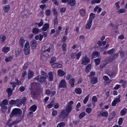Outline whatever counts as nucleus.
<instances>
[{
  "label": "nucleus",
  "mask_w": 127,
  "mask_h": 127,
  "mask_svg": "<svg viewBox=\"0 0 127 127\" xmlns=\"http://www.w3.org/2000/svg\"><path fill=\"white\" fill-rule=\"evenodd\" d=\"M121 97V95H119L118 96V98H115L114 100L116 101L117 103L121 101V99H120V97Z\"/></svg>",
  "instance_id": "obj_41"
},
{
  "label": "nucleus",
  "mask_w": 127,
  "mask_h": 127,
  "mask_svg": "<svg viewBox=\"0 0 127 127\" xmlns=\"http://www.w3.org/2000/svg\"><path fill=\"white\" fill-rule=\"evenodd\" d=\"M24 50L25 54L26 55H28L30 53V45L28 42H26L25 43Z\"/></svg>",
  "instance_id": "obj_3"
},
{
  "label": "nucleus",
  "mask_w": 127,
  "mask_h": 127,
  "mask_svg": "<svg viewBox=\"0 0 127 127\" xmlns=\"http://www.w3.org/2000/svg\"><path fill=\"white\" fill-rule=\"evenodd\" d=\"M81 64L84 65H86L90 62V59L88 58L85 57L82 59Z\"/></svg>",
  "instance_id": "obj_8"
},
{
  "label": "nucleus",
  "mask_w": 127,
  "mask_h": 127,
  "mask_svg": "<svg viewBox=\"0 0 127 127\" xmlns=\"http://www.w3.org/2000/svg\"><path fill=\"white\" fill-rule=\"evenodd\" d=\"M31 47L32 49H35L36 47L37 44L36 41L35 40H32L31 42Z\"/></svg>",
  "instance_id": "obj_9"
},
{
  "label": "nucleus",
  "mask_w": 127,
  "mask_h": 127,
  "mask_svg": "<svg viewBox=\"0 0 127 127\" xmlns=\"http://www.w3.org/2000/svg\"><path fill=\"white\" fill-rule=\"evenodd\" d=\"M126 11V10L124 9H121L117 11V13L118 14H120L124 13Z\"/></svg>",
  "instance_id": "obj_32"
},
{
  "label": "nucleus",
  "mask_w": 127,
  "mask_h": 127,
  "mask_svg": "<svg viewBox=\"0 0 127 127\" xmlns=\"http://www.w3.org/2000/svg\"><path fill=\"white\" fill-rule=\"evenodd\" d=\"M39 32V29L36 28H33L32 30V32L34 34H37Z\"/></svg>",
  "instance_id": "obj_36"
},
{
  "label": "nucleus",
  "mask_w": 127,
  "mask_h": 127,
  "mask_svg": "<svg viewBox=\"0 0 127 127\" xmlns=\"http://www.w3.org/2000/svg\"><path fill=\"white\" fill-rule=\"evenodd\" d=\"M43 37V36L40 34L36 35L35 37V39L36 40H38L39 39L40 41L42 40V39Z\"/></svg>",
  "instance_id": "obj_17"
},
{
  "label": "nucleus",
  "mask_w": 127,
  "mask_h": 127,
  "mask_svg": "<svg viewBox=\"0 0 127 127\" xmlns=\"http://www.w3.org/2000/svg\"><path fill=\"white\" fill-rule=\"evenodd\" d=\"M41 74L42 75V76L45 77L46 76V77H47V74L44 72L43 71H42L41 72Z\"/></svg>",
  "instance_id": "obj_57"
},
{
  "label": "nucleus",
  "mask_w": 127,
  "mask_h": 127,
  "mask_svg": "<svg viewBox=\"0 0 127 127\" xmlns=\"http://www.w3.org/2000/svg\"><path fill=\"white\" fill-rule=\"evenodd\" d=\"M37 106L35 105H33L31 106L30 108V111L34 112L37 109Z\"/></svg>",
  "instance_id": "obj_28"
},
{
  "label": "nucleus",
  "mask_w": 127,
  "mask_h": 127,
  "mask_svg": "<svg viewBox=\"0 0 127 127\" xmlns=\"http://www.w3.org/2000/svg\"><path fill=\"white\" fill-rule=\"evenodd\" d=\"M82 54V52L81 51H80L79 52H78L77 54H76V58L77 59H79L80 56Z\"/></svg>",
  "instance_id": "obj_56"
},
{
  "label": "nucleus",
  "mask_w": 127,
  "mask_h": 127,
  "mask_svg": "<svg viewBox=\"0 0 127 127\" xmlns=\"http://www.w3.org/2000/svg\"><path fill=\"white\" fill-rule=\"evenodd\" d=\"M17 101L16 100H14L13 99H11L9 102V104L11 105L13 104H16V103Z\"/></svg>",
  "instance_id": "obj_46"
},
{
  "label": "nucleus",
  "mask_w": 127,
  "mask_h": 127,
  "mask_svg": "<svg viewBox=\"0 0 127 127\" xmlns=\"http://www.w3.org/2000/svg\"><path fill=\"white\" fill-rule=\"evenodd\" d=\"M58 75L60 77H63L65 74V73L61 69H59L57 71Z\"/></svg>",
  "instance_id": "obj_10"
},
{
  "label": "nucleus",
  "mask_w": 127,
  "mask_h": 127,
  "mask_svg": "<svg viewBox=\"0 0 127 127\" xmlns=\"http://www.w3.org/2000/svg\"><path fill=\"white\" fill-rule=\"evenodd\" d=\"M66 45L65 43H64L62 46V50L64 51H65L66 50Z\"/></svg>",
  "instance_id": "obj_53"
},
{
  "label": "nucleus",
  "mask_w": 127,
  "mask_h": 127,
  "mask_svg": "<svg viewBox=\"0 0 127 127\" xmlns=\"http://www.w3.org/2000/svg\"><path fill=\"white\" fill-rule=\"evenodd\" d=\"M120 82L122 84V86L124 87H125V85L126 84V82L122 80H121L120 81Z\"/></svg>",
  "instance_id": "obj_59"
},
{
  "label": "nucleus",
  "mask_w": 127,
  "mask_h": 127,
  "mask_svg": "<svg viewBox=\"0 0 127 127\" xmlns=\"http://www.w3.org/2000/svg\"><path fill=\"white\" fill-rule=\"evenodd\" d=\"M65 124L64 122H61L59 123L57 126V127H64Z\"/></svg>",
  "instance_id": "obj_40"
},
{
  "label": "nucleus",
  "mask_w": 127,
  "mask_h": 127,
  "mask_svg": "<svg viewBox=\"0 0 127 127\" xmlns=\"http://www.w3.org/2000/svg\"><path fill=\"white\" fill-rule=\"evenodd\" d=\"M56 60V58L55 57H53L51 59V61L50 63H53L55 62Z\"/></svg>",
  "instance_id": "obj_60"
},
{
  "label": "nucleus",
  "mask_w": 127,
  "mask_h": 127,
  "mask_svg": "<svg viewBox=\"0 0 127 127\" xmlns=\"http://www.w3.org/2000/svg\"><path fill=\"white\" fill-rule=\"evenodd\" d=\"M45 93L46 94L49 95L50 96H52L55 94L56 92L55 91L52 92L49 90H47L46 91Z\"/></svg>",
  "instance_id": "obj_11"
},
{
  "label": "nucleus",
  "mask_w": 127,
  "mask_h": 127,
  "mask_svg": "<svg viewBox=\"0 0 127 127\" xmlns=\"http://www.w3.org/2000/svg\"><path fill=\"white\" fill-rule=\"evenodd\" d=\"M66 37L65 36H64L61 39L62 41L63 42H65L66 39Z\"/></svg>",
  "instance_id": "obj_64"
},
{
  "label": "nucleus",
  "mask_w": 127,
  "mask_h": 127,
  "mask_svg": "<svg viewBox=\"0 0 127 127\" xmlns=\"http://www.w3.org/2000/svg\"><path fill=\"white\" fill-rule=\"evenodd\" d=\"M85 115V112H83L81 113L79 115V117L80 119L83 118Z\"/></svg>",
  "instance_id": "obj_47"
},
{
  "label": "nucleus",
  "mask_w": 127,
  "mask_h": 127,
  "mask_svg": "<svg viewBox=\"0 0 127 127\" xmlns=\"http://www.w3.org/2000/svg\"><path fill=\"white\" fill-rule=\"evenodd\" d=\"M6 39V36L4 35H0V40L2 43H4L5 42V41Z\"/></svg>",
  "instance_id": "obj_16"
},
{
  "label": "nucleus",
  "mask_w": 127,
  "mask_h": 127,
  "mask_svg": "<svg viewBox=\"0 0 127 127\" xmlns=\"http://www.w3.org/2000/svg\"><path fill=\"white\" fill-rule=\"evenodd\" d=\"M25 89V87L23 86H21L19 88V90L21 92H23Z\"/></svg>",
  "instance_id": "obj_62"
},
{
  "label": "nucleus",
  "mask_w": 127,
  "mask_h": 127,
  "mask_svg": "<svg viewBox=\"0 0 127 127\" xmlns=\"http://www.w3.org/2000/svg\"><path fill=\"white\" fill-rule=\"evenodd\" d=\"M72 107V106H69L67 105L65 109L64 110L69 114L71 111Z\"/></svg>",
  "instance_id": "obj_18"
},
{
  "label": "nucleus",
  "mask_w": 127,
  "mask_h": 127,
  "mask_svg": "<svg viewBox=\"0 0 127 127\" xmlns=\"http://www.w3.org/2000/svg\"><path fill=\"white\" fill-rule=\"evenodd\" d=\"M22 111L20 109L15 108L12 110L9 115L10 118H11L14 116L20 117L22 115Z\"/></svg>",
  "instance_id": "obj_2"
},
{
  "label": "nucleus",
  "mask_w": 127,
  "mask_h": 127,
  "mask_svg": "<svg viewBox=\"0 0 127 127\" xmlns=\"http://www.w3.org/2000/svg\"><path fill=\"white\" fill-rule=\"evenodd\" d=\"M12 59V57L11 56L6 57L5 59V61L6 62H9L11 61Z\"/></svg>",
  "instance_id": "obj_39"
},
{
  "label": "nucleus",
  "mask_w": 127,
  "mask_h": 127,
  "mask_svg": "<svg viewBox=\"0 0 127 127\" xmlns=\"http://www.w3.org/2000/svg\"><path fill=\"white\" fill-rule=\"evenodd\" d=\"M49 25L47 23H45L44 24L43 27L42 28V30L43 31H45L49 28Z\"/></svg>",
  "instance_id": "obj_15"
},
{
  "label": "nucleus",
  "mask_w": 127,
  "mask_h": 127,
  "mask_svg": "<svg viewBox=\"0 0 127 127\" xmlns=\"http://www.w3.org/2000/svg\"><path fill=\"white\" fill-rule=\"evenodd\" d=\"M92 21L88 20L87 22V23L86 26V28L87 29H89L90 28L92 25Z\"/></svg>",
  "instance_id": "obj_20"
},
{
  "label": "nucleus",
  "mask_w": 127,
  "mask_h": 127,
  "mask_svg": "<svg viewBox=\"0 0 127 127\" xmlns=\"http://www.w3.org/2000/svg\"><path fill=\"white\" fill-rule=\"evenodd\" d=\"M108 75L111 78H112L114 77L116 74V73L114 72L110 71L107 73Z\"/></svg>",
  "instance_id": "obj_13"
},
{
  "label": "nucleus",
  "mask_w": 127,
  "mask_h": 127,
  "mask_svg": "<svg viewBox=\"0 0 127 127\" xmlns=\"http://www.w3.org/2000/svg\"><path fill=\"white\" fill-rule=\"evenodd\" d=\"M0 105L2 108V111L3 112H4V110H3V109H6L7 108V106L3 105L2 103H0Z\"/></svg>",
  "instance_id": "obj_33"
},
{
  "label": "nucleus",
  "mask_w": 127,
  "mask_h": 127,
  "mask_svg": "<svg viewBox=\"0 0 127 127\" xmlns=\"http://www.w3.org/2000/svg\"><path fill=\"white\" fill-rule=\"evenodd\" d=\"M68 113L65 111V110H64L60 114L59 117L60 118H66L68 116Z\"/></svg>",
  "instance_id": "obj_6"
},
{
  "label": "nucleus",
  "mask_w": 127,
  "mask_h": 127,
  "mask_svg": "<svg viewBox=\"0 0 127 127\" xmlns=\"http://www.w3.org/2000/svg\"><path fill=\"white\" fill-rule=\"evenodd\" d=\"M114 118V117H113L110 114L108 117V119L109 121H110L112 120Z\"/></svg>",
  "instance_id": "obj_63"
},
{
  "label": "nucleus",
  "mask_w": 127,
  "mask_h": 127,
  "mask_svg": "<svg viewBox=\"0 0 127 127\" xmlns=\"http://www.w3.org/2000/svg\"><path fill=\"white\" fill-rule=\"evenodd\" d=\"M89 96L90 95L89 94L87 95L84 98L83 100V103L84 104H85L86 103L87 101H88L89 97Z\"/></svg>",
  "instance_id": "obj_34"
},
{
  "label": "nucleus",
  "mask_w": 127,
  "mask_h": 127,
  "mask_svg": "<svg viewBox=\"0 0 127 127\" xmlns=\"http://www.w3.org/2000/svg\"><path fill=\"white\" fill-rule=\"evenodd\" d=\"M47 78L46 76L43 77L41 76H38L34 78L35 80H36L38 82H40L41 83H43L45 81L46 78Z\"/></svg>",
  "instance_id": "obj_4"
},
{
  "label": "nucleus",
  "mask_w": 127,
  "mask_h": 127,
  "mask_svg": "<svg viewBox=\"0 0 127 127\" xmlns=\"http://www.w3.org/2000/svg\"><path fill=\"white\" fill-rule=\"evenodd\" d=\"M92 111V109L91 108H87L86 109V112L88 114L90 113Z\"/></svg>",
  "instance_id": "obj_50"
},
{
  "label": "nucleus",
  "mask_w": 127,
  "mask_h": 127,
  "mask_svg": "<svg viewBox=\"0 0 127 127\" xmlns=\"http://www.w3.org/2000/svg\"><path fill=\"white\" fill-rule=\"evenodd\" d=\"M91 67V65L90 64H88L86 68V71L87 73L89 72L90 70Z\"/></svg>",
  "instance_id": "obj_23"
},
{
  "label": "nucleus",
  "mask_w": 127,
  "mask_h": 127,
  "mask_svg": "<svg viewBox=\"0 0 127 127\" xmlns=\"http://www.w3.org/2000/svg\"><path fill=\"white\" fill-rule=\"evenodd\" d=\"M80 13L82 16H85V12L84 10L83 9H81L80 11Z\"/></svg>",
  "instance_id": "obj_38"
},
{
  "label": "nucleus",
  "mask_w": 127,
  "mask_h": 127,
  "mask_svg": "<svg viewBox=\"0 0 127 127\" xmlns=\"http://www.w3.org/2000/svg\"><path fill=\"white\" fill-rule=\"evenodd\" d=\"M95 15L93 13H91L90 15L89 20L92 21L93 19L95 17Z\"/></svg>",
  "instance_id": "obj_24"
},
{
  "label": "nucleus",
  "mask_w": 127,
  "mask_h": 127,
  "mask_svg": "<svg viewBox=\"0 0 127 127\" xmlns=\"http://www.w3.org/2000/svg\"><path fill=\"white\" fill-rule=\"evenodd\" d=\"M49 75L48 79L49 81H51L52 80L53 78V74L52 72H49L48 73Z\"/></svg>",
  "instance_id": "obj_25"
},
{
  "label": "nucleus",
  "mask_w": 127,
  "mask_h": 127,
  "mask_svg": "<svg viewBox=\"0 0 127 127\" xmlns=\"http://www.w3.org/2000/svg\"><path fill=\"white\" fill-rule=\"evenodd\" d=\"M74 80L73 78H72L69 81V83L72 87H73L74 86Z\"/></svg>",
  "instance_id": "obj_30"
},
{
  "label": "nucleus",
  "mask_w": 127,
  "mask_h": 127,
  "mask_svg": "<svg viewBox=\"0 0 127 127\" xmlns=\"http://www.w3.org/2000/svg\"><path fill=\"white\" fill-rule=\"evenodd\" d=\"M54 100H52V101L51 102L50 104H49L47 106V108H51L54 103Z\"/></svg>",
  "instance_id": "obj_31"
},
{
  "label": "nucleus",
  "mask_w": 127,
  "mask_h": 127,
  "mask_svg": "<svg viewBox=\"0 0 127 127\" xmlns=\"http://www.w3.org/2000/svg\"><path fill=\"white\" fill-rule=\"evenodd\" d=\"M10 84L12 85V90H14V88L16 87V83L14 82H10Z\"/></svg>",
  "instance_id": "obj_44"
},
{
  "label": "nucleus",
  "mask_w": 127,
  "mask_h": 127,
  "mask_svg": "<svg viewBox=\"0 0 127 127\" xmlns=\"http://www.w3.org/2000/svg\"><path fill=\"white\" fill-rule=\"evenodd\" d=\"M8 101L7 99H4L2 101V102L0 103H2L3 105H6L8 104Z\"/></svg>",
  "instance_id": "obj_48"
},
{
  "label": "nucleus",
  "mask_w": 127,
  "mask_h": 127,
  "mask_svg": "<svg viewBox=\"0 0 127 127\" xmlns=\"http://www.w3.org/2000/svg\"><path fill=\"white\" fill-rule=\"evenodd\" d=\"M12 89L10 88H7L6 90V92L7 93L8 95L10 96L12 94Z\"/></svg>",
  "instance_id": "obj_21"
},
{
  "label": "nucleus",
  "mask_w": 127,
  "mask_h": 127,
  "mask_svg": "<svg viewBox=\"0 0 127 127\" xmlns=\"http://www.w3.org/2000/svg\"><path fill=\"white\" fill-rule=\"evenodd\" d=\"M98 53L97 51H95L92 54L93 57V58H95L98 55Z\"/></svg>",
  "instance_id": "obj_49"
},
{
  "label": "nucleus",
  "mask_w": 127,
  "mask_h": 127,
  "mask_svg": "<svg viewBox=\"0 0 127 127\" xmlns=\"http://www.w3.org/2000/svg\"><path fill=\"white\" fill-rule=\"evenodd\" d=\"M58 23L57 17L56 16L54 20V25H57L58 24Z\"/></svg>",
  "instance_id": "obj_54"
},
{
  "label": "nucleus",
  "mask_w": 127,
  "mask_h": 127,
  "mask_svg": "<svg viewBox=\"0 0 127 127\" xmlns=\"http://www.w3.org/2000/svg\"><path fill=\"white\" fill-rule=\"evenodd\" d=\"M103 79L105 81H107L109 80L108 77L107 76H104L103 77Z\"/></svg>",
  "instance_id": "obj_61"
},
{
  "label": "nucleus",
  "mask_w": 127,
  "mask_h": 127,
  "mask_svg": "<svg viewBox=\"0 0 127 127\" xmlns=\"http://www.w3.org/2000/svg\"><path fill=\"white\" fill-rule=\"evenodd\" d=\"M101 1V0H92L91 3L92 4H93L95 3H99Z\"/></svg>",
  "instance_id": "obj_42"
},
{
  "label": "nucleus",
  "mask_w": 127,
  "mask_h": 127,
  "mask_svg": "<svg viewBox=\"0 0 127 127\" xmlns=\"http://www.w3.org/2000/svg\"><path fill=\"white\" fill-rule=\"evenodd\" d=\"M80 41L84 42H85V36L83 35H80L79 37Z\"/></svg>",
  "instance_id": "obj_43"
},
{
  "label": "nucleus",
  "mask_w": 127,
  "mask_h": 127,
  "mask_svg": "<svg viewBox=\"0 0 127 127\" xmlns=\"http://www.w3.org/2000/svg\"><path fill=\"white\" fill-rule=\"evenodd\" d=\"M127 109L126 108H124L121 111L120 114L121 116H124L127 112Z\"/></svg>",
  "instance_id": "obj_26"
},
{
  "label": "nucleus",
  "mask_w": 127,
  "mask_h": 127,
  "mask_svg": "<svg viewBox=\"0 0 127 127\" xmlns=\"http://www.w3.org/2000/svg\"><path fill=\"white\" fill-rule=\"evenodd\" d=\"M123 119L122 118H120L118 121V124L120 125H121L122 123Z\"/></svg>",
  "instance_id": "obj_58"
},
{
  "label": "nucleus",
  "mask_w": 127,
  "mask_h": 127,
  "mask_svg": "<svg viewBox=\"0 0 127 127\" xmlns=\"http://www.w3.org/2000/svg\"><path fill=\"white\" fill-rule=\"evenodd\" d=\"M75 91L76 93L79 94H80L82 92L81 90L79 88H75Z\"/></svg>",
  "instance_id": "obj_29"
},
{
  "label": "nucleus",
  "mask_w": 127,
  "mask_h": 127,
  "mask_svg": "<svg viewBox=\"0 0 127 127\" xmlns=\"http://www.w3.org/2000/svg\"><path fill=\"white\" fill-rule=\"evenodd\" d=\"M100 114L101 116L104 117H107L108 115V112L107 111H105L103 112H100Z\"/></svg>",
  "instance_id": "obj_22"
},
{
  "label": "nucleus",
  "mask_w": 127,
  "mask_h": 127,
  "mask_svg": "<svg viewBox=\"0 0 127 127\" xmlns=\"http://www.w3.org/2000/svg\"><path fill=\"white\" fill-rule=\"evenodd\" d=\"M54 46L50 44H47L43 46L42 49V53L46 56H50L54 51Z\"/></svg>",
  "instance_id": "obj_1"
},
{
  "label": "nucleus",
  "mask_w": 127,
  "mask_h": 127,
  "mask_svg": "<svg viewBox=\"0 0 127 127\" xmlns=\"http://www.w3.org/2000/svg\"><path fill=\"white\" fill-rule=\"evenodd\" d=\"M45 13L47 16H49L51 13V11L49 9H47L45 11Z\"/></svg>",
  "instance_id": "obj_45"
},
{
  "label": "nucleus",
  "mask_w": 127,
  "mask_h": 127,
  "mask_svg": "<svg viewBox=\"0 0 127 127\" xmlns=\"http://www.w3.org/2000/svg\"><path fill=\"white\" fill-rule=\"evenodd\" d=\"M10 6L9 5H5L3 8V10L5 12L7 13L8 12L10 9Z\"/></svg>",
  "instance_id": "obj_19"
},
{
  "label": "nucleus",
  "mask_w": 127,
  "mask_h": 127,
  "mask_svg": "<svg viewBox=\"0 0 127 127\" xmlns=\"http://www.w3.org/2000/svg\"><path fill=\"white\" fill-rule=\"evenodd\" d=\"M33 73L31 70H29L28 72V78L30 79L33 77Z\"/></svg>",
  "instance_id": "obj_35"
},
{
  "label": "nucleus",
  "mask_w": 127,
  "mask_h": 127,
  "mask_svg": "<svg viewBox=\"0 0 127 127\" xmlns=\"http://www.w3.org/2000/svg\"><path fill=\"white\" fill-rule=\"evenodd\" d=\"M10 50L9 47L5 46L1 48L2 51L5 53H7Z\"/></svg>",
  "instance_id": "obj_12"
},
{
  "label": "nucleus",
  "mask_w": 127,
  "mask_h": 127,
  "mask_svg": "<svg viewBox=\"0 0 127 127\" xmlns=\"http://www.w3.org/2000/svg\"><path fill=\"white\" fill-rule=\"evenodd\" d=\"M25 42V40H24V38L23 37H21L20 38L19 41V44L22 47H23V45L24 44Z\"/></svg>",
  "instance_id": "obj_14"
},
{
  "label": "nucleus",
  "mask_w": 127,
  "mask_h": 127,
  "mask_svg": "<svg viewBox=\"0 0 127 127\" xmlns=\"http://www.w3.org/2000/svg\"><path fill=\"white\" fill-rule=\"evenodd\" d=\"M64 3L67 2L71 6H73L75 4V2L74 0H61Z\"/></svg>",
  "instance_id": "obj_7"
},
{
  "label": "nucleus",
  "mask_w": 127,
  "mask_h": 127,
  "mask_svg": "<svg viewBox=\"0 0 127 127\" xmlns=\"http://www.w3.org/2000/svg\"><path fill=\"white\" fill-rule=\"evenodd\" d=\"M66 87V83L65 80L64 79L61 80L59 84V88H65Z\"/></svg>",
  "instance_id": "obj_5"
},
{
  "label": "nucleus",
  "mask_w": 127,
  "mask_h": 127,
  "mask_svg": "<svg viewBox=\"0 0 127 127\" xmlns=\"http://www.w3.org/2000/svg\"><path fill=\"white\" fill-rule=\"evenodd\" d=\"M92 100L94 103H95L97 101V98L95 96H93L92 97Z\"/></svg>",
  "instance_id": "obj_55"
},
{
  "label": "nucleus",
  "mask_w": 127,
  "mask_h": 127,
  "mask_svg": "<svg viewBox=\"0 0 127 127\" xmlns=\"http://www.w3.org/2000/svg\"><path fill=\"white\" fill-rule=\"evenodd\" d=\"M114 51V49H112L107 51V53L109 54H112Z\"/></svg>",
  "instance_id": "obj_51"
},
{
  "label": "nucleus",
  "mask_w": 127,
  "mask_h": 127,
  "mask_svg": "<svg viewBox=\"0 0 127 127\" xmlns=\"http://www.w3.org/2000/svg\"><path fill=\"white\" fill-rule=\"evenodd\" d=\"M100 59L99 58H97L95 59V62L96 65H98L100 63Z\"/></svg>",
  "instance_id": "obj_37"
},
{
  "label": "nucleus",
  "mask_w": 127,
  "mask_h": 127,
  "mask_svg": "<svg viewBox=\"0 0 127 127\" xmlns=\"http://www.w3.org/2000/svg\"><path fill=\"white\" fill-rule=\"evenodd\" d=\"M91 82L92 84H94L97 82V79L96 77H94L91 79Z\"/></svg>",
  "instance_id": "obj_27"
},
{
  "label": "nucleus",
  "mask_w": 127,
  "mask_h": 127,
  "mask_svg": "<svg viewBox=\"0 0 127 127\" xmlns=\"http://www.w3.org/2000/svg\"><path fill=\"white\" fill-rule=\"evenodd\" d=\"M95 74V72L91 71L90 73V74L89 75V76L90 78H91L92 77L94 76Z\"/></svg>",
  "instance_id": "obj_52"
}]
</instances>
